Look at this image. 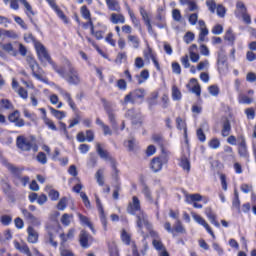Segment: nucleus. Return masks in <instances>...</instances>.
Masks as SVG:
<instances>
[{"label":"nucleus","mask_w":256,"mask_h":256,"mask_svg":"<svg viewBox=\"0 0 256 256\" xmlns=\"http://www.w3.org/2000/svg\"><path fill=\"white\" fill-rule=\"evenodd\" d=\"M126 211L129 215H135L136 225L141 235H147V233L156 235L155 231H153V225L149 222V216H147V213L141 209V200H139V197H132V200L128 203Z\"/></svg>","instance_id":"1"},{"label":"nucleus","mask_w":256,"mask_h":256,"mask_svg":"<svg viewBox=\"0 0 256 256\" xmlns=\"http://www.w3.org/2000/svg\"><path fill=\"white\" fill-rule=\"evenodd\" d=\"M54 71L59 77L65 79L69 85H79L81 83L79 70L75 68V65L69 59L64 60L63 66H58Z\"/></svg>","instance_id":"2"},{"label":"nucleus","mask_w":256,"mask_h":256,"mask_svg":"<svg viewBox=\"0 0 256 256\" xmlns=\"http://www.w3.org/2000/svg\"><path fill=\"white\" fill-rule=\"evenodd\" d=\"M34 47L36 49L38 59H39V61H41L43 67H47V63H49V65H51L52 69L55 71V69L58 66L51 59V56L49 55V52H47V48H45V46L42 45L41 42H35Z\"/></svg>","instance_id":"3"},{"label":"nucleus","mask_w":256,"mask_h":256,"mask_svg":"<svg viewBox=\"0 0 256 256\" xmlns=\"http://www.w3.org/2000/svg\"><path fill=\"white\" fill-rule=\"evenodd\" d=\"M16 145L21 151H33L34 153L39 151V146H37L35 140L25 136H18L16 139Z\"/></svg>","instance_id":"4"},{"label":"nucleus","mask_w":256,"mask_h":256,"mask_svg":"<svg viewBox=\"0 0 256 256\" xmlns=\"http://www.w3.org/2000/svg\"><path fill=\"white\" fill-rule=\"evenodd\" d=\"M7 168L14 175L15 179L22 183L23 187H27L29 181H31V178H29V176H21V173H23V168L16 167L13 164H8Z\"/></svg>","instance_id":"5"},{"label":"nucleus","mask_w":256,"mask_h":256,"mask_svg":"<svg viewBox=\"0 0 256 256\" xmlns=\"http://www.w3.org/2000/svg\"><path fill=\"white\" fill-rule=\"evenodd\" d=\"M145 97V89H137L130 92L128 95L125 96L124 102L125 103H137L139 99H143Z\"/></svg>","instance_id":"6"},{"label":"nucleus","mask_w":256,"mask_h":256,"mask_svg":"<svg viewBox=\"0 0 256 256\" xmlns=\"http://www.w3.org/2000/svg\"><path fill=\"white\" fill-rule=\"evenodd\" d=\"M19 2H21L22 5H24L26 9V15L28 17L35 15V13L33 12V8L31 7V4H29L27 0H10V8H12L14 11H17L19 9Z\"/></svg>","instance_id":"7"},{"label":"nucleus","mask_w":256,"mask_h":256,"mask_svg":"<svg viewBox=\"0 0 256 256\" xmlns=\"http://www.w3.org/2000/svg\"><path fill=\"white\" fill-rule=\"evenodd\" d=\"M8 121H10V123H14L15 127H25V120L21 118V112H19V110H15L10 113Z\"/></svg>","instance_id":"8"},{"label":"nucleus","mask_w":256,"mask_h":256,"mask_svg":"<svg viewBox=\"0 0 256 256\" xmlns=\"http://www.w3.org/2000/svg\"><path fill=\"white\" fill-rule=\"evenodd\" d=\"M191 215H192V218L194 219V221H196V223H198V225H202V227L206 229L207 233H209V235H211V237H213V239H215V233H213V230H211V227L209 226L207 221H205L203 219V217H201L200 215H198L195 212H192Z\"/></svg>","instance_id":"9"},{"label":"nucleus","mask_w":256,"mask_h":256,"mask_svg":"<svg viewBox=\"0 0 256 256\" xmlns=\"http://www.w3.org/2000/svg\"><path fill=\"white\" fill-rule=\"evenodd\" d=\"M95 199H96V207L100 215V221L104 227V230L107 231V216L105 215V210H103V204L101 203V199H99V196L95 195Z\"/></svg>","instance_id":"10"},{"label":"nucleus","mask_w":256,"mask_h":256,"mask_svg":"<svg viewBox=\"0 0 256 256\" xmlns=\"http://www.w3.org/2000/svg\"><path fill=\"white\" fill-rule=\"evenodd\" d=\"M126 117L131 119L133 125H141V123H143L141 112L135 111V109L128 110Z\"/></svg>","instance_id":"11"},{"label":"nucleus","mask_w":256,"mask_h":256,"mask_svg":"<svg viewBox=\"0 0 256 256\" xmlns=\"http://www.w3.org/2000/svg\"><path fill=\"white\" fill-rule=\"evenodd\" d=\"M96 151H97L99 157L101 159H104V161H109V163L111 165H113V163H115V159H113V157L111 156V154H109V152H107L106 150L101 148V144L100 143L96 144Z\"/></svg>","instance_id":"12"},{"label":"nucleus","mask_w":256,"mask_h":256,"mask_svg":"<svg viewBox=\"0 0 256 256\" xmlns=\"http://www.w3.org/2000/svg\"><path fill=\"white\" fill-rule=\"evenodd\" d=\"M180 5L186 7L185 12L199 11V6L195 0H179Z\"/></svg>","instance_id":"13"},{"label":"nucleus","mask_w":256,"mask_h":256,"mask_svg":"<svg viewBox=\"0 0 256 256\" xmlns=\"http://www.w3.org/2000/svg\"><path fill=\"white\" fill-rule=\"evenodd\" d=\"M58 92L63 97L64 101L68 103L69 107H71V109L75 111V109H77V106L75 105V102L71 97V93L67 92L66 90L60 87L58 88Z\"/></svg>","instance_id":"14"},{"label":"nucleus","mask_w":256,"mask_h":256,"mask_svg":"<svg viewBox=\"0 0 256 256\" xmlns=\"http://www.w3.org/2000/svg\"><path fill=\"white\" fill-rule=\"evenodd\" d=\"M126 10L128 11V15L130 17L131 23L133 27L136 29H141V20L135 16V12L131 10V6L129 4H125Z\"/></svg>","instance_id":"15"},{"label":"nucleus","mask_w":256,"mask_h":256,"mask_svg":"<svg viewBox=\"0 0 256 256\" xmlns=\"http://www.w3.org/2000/svg\"><path fill=\"white\" fill-rule=\"evenodd\" d=\"M163 161H164L163 157H156L152 159L150 163V168L154 173H159V171L163 169V163H164Z\"/></svg>","instance_id":"16"},{"label":"nucleus","mask_w":256,"mask_h":256,"mask_svg":"<svg viewBox=\"0 0 256 256\" xmlns=\"http://www.w3.org/2000/svg\"><path fill=\"white\" fill-rule=\"evenodd\" d=\"M27 234H28V237H27L28 243H32V244L38 243L39 233L37 232V230H35V228H33V226H28Z\"/></svg>","instance_id":"17"},{"label":"nucleus","mask_w":256,"mask_h":256,"mask_svg":"<svg viewBox=\"0 0 256 256\" xmlns=\"http://www.w3.org/2000/svg\"><path fill=\"white\" fill-rule=\"evenodd\" d=\"M110 23L113 25L125 24V15L122 13H111L109 17Z\"/></svg>","instance_id":"18"},{"label":"nucleus","mask_w":256,"mask_h":256,"mask_svg":"<svg viewBox=\"0 0 256 256\" xmlns=\"http://www.w3.org/2000/svg\"><path fill=\"white\" fill-rule=\"evenodd\" d=\"M238 153L240 157L249 159V151L247 150V143L245 142V138H242V141L239 144Z\"/></svg>","instance_id":"19"},{"label":"nucleus","mask_w":256,"mask_h":256,"mask_svg":"<svg viewBox=\"0 0 256 256\" xmlns=\"http://www.w3.org/2000/svg\"><path fill=\"white\" fill-rule=\"evenodd\" d=\"M90 25H91V34L94 35V37L98 39V41L103 39V35H105V31H107V26L103 25L102 30L95 31V27L93 26L92 21H90Z\"/></svg>","instance_id":"20"},{"label":"nucleus","mask_w":256,"mask_h":256,"mask_svg":"<svg viewBox=\"0 0 256 256\" xmlns=\"http://www.w3.org/2000/svg\"><path fill=\"white\" fill-rule=\"evenodd\" d=\"M109 11H115L116 13H121V5L117 0H105Z\"/></svg>","instance_id":"21"},{"label":"nucleus","mask_w":256,"mask_h":256,"mask_svg":"<svg viewBox=\"0 0 256 256\" xmlns=\"http://www.w3.org/2000/svg\"><path fill=\"white\" fill-rule=\"evenodd\" d=\"M89 239H91V236H89V234L85 230H82L80 232L81 247H83L84 249H87L89 247Z\"/></svg>","instance_id":"22"},{"label":"nucleus","mask_w":256,"mask_h":256,"mask_svg":"<svg viewBox=\"0 0 256 256\" xmlns=\"http://www.w3.org/2000/svg\"><path fill=\"white\" fill-rule=\"evenodd\" d=\"M205 215L208 217V219H209L210 223H212V225H214L215 227L220 226L219 222H217V215H215L213 213V210H211V208L205 209Z\"/></svg>","instance_id":"23"},{"label":"nucleus","mask_w":256,"mask_h":256,"mask_svg":"<svg viewBox=\"0 0 256 256\" xmlns=\"http://www.w3.org/2000/svg\"><path fill=\"white\" fill-rule=\"evenodd\" d=\"M45 191L48 193V197L51 199V201H57L59 199V191L53 189L52 186H46Z\"/></svg>","instance_id":"24"},{"label":"nucleus","mask_w":256,"mask_h":256,"mask_svg":"<svg viewBox=\"0 0 256 256\" xmlns=\"http://www.w3.org/2000/svg\"><path fill=\"white\" fill-rule=\"evenodd\" d=\"M221 135L222 137H229L231 135V122L228 119L222 124Z\"/></svg>","instance_id":"25"},{"label":"nucleus","mask_w":256,"mask_h":256,"mask_svg":"<svg viewBox=\"0 0 256 256\" xmlns=\"http://www.w3.org/2000/svg\"><path fill=\"white\" fill-rule=\"evenodd\" d=\"M78 217L81 225H86L87 227H89V229H91V231L95 232V229L93 228V224L91 223V220L87 216H84L83 214L78 213Z\"/></svg>","instance_id":"26"},{"label":"nucleus","mask_w":256,"mask_h":256,"mask_svg":"<svg viewBox=\"0 0 256 256\" xmlns=\"http://www.w3.org/2000/svg\"><path fill=\"white\" fill-rule=\"evenodd\" d=\"M203 199V196L200 194H186L185 195V201L191 205V203H195V201H201Z\"/></svg>","instance_id":"27"},{"label":"nucleus","mask_w":256,"mask_h":256,"mask_svg":"<svg viewBox=\"0 0 256 256\" xmlns=\"http://www.w3.org/2000/svg\"><path fill=\"white\" fill-rule=\"evenodd\" d=\"M191 85H193L191 91L197 95V97H201V85L197 82V79L192 78L190 80Z\"/></svg>","instance_id":"28"},{"label":"nucleus","mask_w":256,"mask_h":256,"mask_svg":"<svg viewBox=\"0 0 256 256\" xmlns=\"http://www.w3.org/2000/svg\"><path fill=\"white\" fill-rule=\"evenodd\" d=\"M127 40L128 43H131L134 49H139V46L141 45V40L139 39V37L135 35H128Z\"/></svg>","instance_id":"29"},{"label":"nucleus","mask_w":256,"mask_h":256,"mask_svg":"<svg viewBox=\"0 0 256 256\" xmlns=\"http://www.w3.org/2000/svg\"><path fill=\"white\" fill-rule=\"evenodd\" d=\"M243 13H247V8L245 7V4L241 1H238L236 3V11H235V16L236 17H241Z\"/></svg>","instance_id":"30"},{"label":"nucleus","mask_w":256,"mask_h":256,"mask_svg":"<svg viewBox=\"0 0 256 256\" xmlns=\"http://www.w3.org/2000/svg\"><path fill=\"white\" fill-rule=\"evenodd\" d=\"M75 237V229L71 228L67 235H65V233L60 234V239L62 241V243H67V241L73 239Z\"/></svg>","instance_id":"31"},{"label":"nucleus","mask_w":256,"mask_h":256,"mask_svg":"<svg viewBox=\"0 0 256 256\" xmlns=\"http://www.w3.org/2000/svg\"><path fill=\"white\" fill-rule=\"evenodd\" d=\"M142 194L144 195L146 201H149L150 203H154L153 194L151 193V189H149L147 185H143Z\"/></svg>","instance_id":"32"},{"label":"nucleus","mask_w":256,"mask_h":256,"mask_svg":"<svg viewBox=\"0 0 256 256\" xmlns=\"http://www.w3.org/2000/svg\"><path fill=\"white\" fill-rule=\"evenodd\" d=\"M44 125L50 129V131H57V126L55 125V122L51 120L49 117H42Z\"/></svg>","instance_id":"33"},{"label":"nucleus","mask_w":256,"mask_h":256,"mask_svg":"<svg viewBox=\"0 0 256 256\" xmlns=\"http://www.w3.org/2000/svg\"><path fill=\"white\" fill-rule=\"evenodd\" d=\"M49 109H50V113L53 115V117H55L56 119H59V120H61V119H65V117H66V114H65V112H63V111H60V110H57V109H55V108H53V107H49Z\"/></svg>","instance_id":"34"},{"label":"nucleus","mask_w":256,"mask_h":256,"mask_svg":"<svg viewBox=\"0 0 256 256\" xmlns=\"http://www.w3.org/2000/svg\"><path fill=\"white\" fill-rule=\"evenodd\" d=\"M71 221H73V214H63L61 217V223L64 227H69L71 225Z\"/></svg>","instance_id":"35"},{"label":"nucleus","mask_w":256,"mask_h":256,"mask_svg":"<svg viewBox=\"0 0 256 256\" xmlns=\"http://www.w3.org/2000/svg\"><path fill=\"white\" fill-rule=\"evenodd\" d=\"M103 173H105V171L103 169H99V170H97V172L95 174V179L100 187H103V185H105Z\"/></svg>","instance_id":"36"},{"label":"nucleus","mask_w":256,"mask_h":256,"mask_svg":"<svg viewBox=\"0 0 256 256\" xmlns=\"http://www.w3.org/2000/svg\"><path fill=\"white\" fill-rule=\"evenodd\" d=\"M180 167H182L184 171H187V173H189L191 171V162H189V159H187L186 157H183L180 161Z\"/></svg>","instance_id":"37"},{"label":"nucleus","mask_w":256,"mask_h":256,"mask_svg":"<svg viewBox=\"0 0 256 256\" xmlns=\"http://www.w3.org/2000/svg\"><path fill=\"white\" fill-rule=\"evenodd\" d=\"M137 78H138L139 85L145 83V81H147V79H149V70H142L140 75L137 76Z\"/></svg>","instance_id":"38"},{"label":"nucleus","mask_w":256,"mask_h":256,"mask_svg":"<svg viewBox=\"0 0 256 256\" xmlns=\"http://www.w3.org/2000/svg\"><path fill=\"white\" fill-rule=\"evenodd\" d=\"M238 101L243 105H251V103H253V98H250L243 94H239Z\"/></svg>","instance_id":"39"},{"label":"nucleus","mask_w":256,"mask_h":256,"mask_svg":"<svg viewBox=\"0 0 256 256\" xmlns=\"http://www.w3.org/2000/svg\"><path fill=\"white\" fill-rule=\"evenodd\" d=\"M26 61H27L28 65H29L31 71H35V69H41V67H39V64H37V61H35L33 59V57L28 56L26 58Z\"/></svg>","instance_id":"40"},{"label":"nucleus","mask_w":256,"mask_h":256,"mask_svg":"<svg viewBox=\"0 0 256 256\" xmlns=\"http://www.w3.org/2000/svg\"><path fill=\"white\" fill-rule=\"evenodd\" d=\"M181 91L179 90V88H177V86H173L172 87V99L173 101H181Z\"/></svg>","instance_id":"41"},{"label":"nucleus","mask_w":256,"mask_h":256,"mask_svg":"<svg viewBox=\"0 0 256 256\" xmlns=\"http://www.w3.org/2000/svg\"><path fill=\"white\" fill-rule=\"evenodd\" d=\"M1 48L7 53H10V55H17V51H15L11 43L2 44Z\"/></svg>","instance_id":"42"},{"label":"nucleus","mask_w":256,"mask_h":256,"mask_svg":"<svg viewBox=\"0 0 256 256\" xmlns=\"http://www.w3.org/2000/svg\"><path fill=\"white\" fill-rule=\"evenodd\" d=\"M176 125L177 129H179L180 131L183 130L185 135H187V124H185V121H183V119L178 117L176 119Z\"/></svg>","instance_id":"43"},{"label":"nucleus","mask_w":256,"mask_h":256,"mask_svg":"<svg viewBox=\"0 0 256 256\" xmlns=\"http://www.w3.org/2000/svg\"><path fill=\"white\" fill-rule=\"evenodd\" d=\"M173 231L175 233H185V228L183 227V224L181 223V220H176Z\"/></svg>","instance_id":"44"},{"label":"nucleus","mask_w":256,"mask_h":256,"mask_svg":"<svg viewBox=\"0 0 256 256\" xmlns=\"http://www.w3.org/2000/svg\"><path fill=\"white\" fill-rule=\"evenodd\" d=\"M108 119L113 129H117V118L113 111H108Z\"/></svg>","instance_id":"45"},{"label":"nucleus","mask_w":256,"mask_h":256,"mask_svg":"<svg viewBox=\"0 0 256 256\" xmlns=\"http://www.w3.org/2000/svg\"><path fill=\"white\" fill-rule=\"evenodd\" d=\"M216 13H217L218 17L223 19V17H225V15L227 13V9L222 4H218L216 6Z\"/></svg>","instance_id":"46"},{"label":"nucleus","mask_w":256,"mask_h":256,"mask_svg":"<svg viewBox=\"0 0 256 256\" xmlns=\"http://www.w3.org/2000/svg\"><path fill=\"white\" fill-rule=\"evenodd\" d=\"M81 15L84 19H87L89 23L91 24V12L87 8V6L81 7Z\"/></svg>","instance_id":"47"},{"label":"nucleus","mask_w":256,"mask_h":256,"mask_svg":"<svg viewBox=\"0 0 256 256\" xmlns=\"http://www.w3.org/2000/svg\"><path fill=\"white\" fill-rule=\"evenodd\" d=\"M209 35V29L207 28H200V33L198 37V43H203L205 41V37Z\"/></svg>","instance_id":"48"},{"label":"nucleus","mask_w":256,"mask_h":256,"mask_svg":"<svg viewBox=\"0 0 256 256\" xmlns=\"http://www.w3.org/2000/svg\"><path fill=\"white\" fill-rule=\"evenodd\" d=\"M210 149H219L221 147V141L217 138H213L208 142Z\"/></svg>","instance_id":"49"},{"label":"nucleus","mask_w":256,"mask_h":256,"mask_svg":"<svg viewBox=\"0 0 256 256\" xmlns=\"http://www.w3.org/2000/svg\"><path fill=\"white\" fill-rule=\"evenodd\" d=\"M111 167H112V179L114 181H119V170L117 169V163L114 162L111 164Z\"/></svg>","instance_id":"50"},{"label":"nucleus","mask_w":256,"mask_h":256,"mask_svg":"<svg viewBox=\"0 0 256 256\" xmlns=\"http://www.w3.org/2000/svg\"><path fill=\"white\" fill-rule=\"evenodd\" d=\"M43 69L38 68V71L34 70L32 71V75L33 77H35V79H38V81H43V83H45V79L43 77Z\"/></svg>","instance_id":"51"},{"label":"nucleus","mask_w":256,"mask_h":256,"mask_svg":"<svg viewBox=\"0 0 256 256\" xmlns=\"http://www.w3.org/2000/svg\"><path fill=\"white\" fill-rule=\"evenodd\" d=\"M125 145L129 149V151H135V149H137V140L131 138L125 143Z\"/></svg>","instance_id":"52"},{"label":"nucleus","mask_w":256,"mask_h":256,"mask_svg":"<svg viewBox=\"0 0 256 256\" xmlns=\"http://www.w3.org/2000/svg\"><path fill=\"white\" fill-rule=\"evenodd\" d=\"M36 161L41 165H47V155L44 152H39L36 156Z\"/></svg>","instance_id":"53"},{"label":"nucleus","mask_w":256,"mask_h":256,"mask_svg":"<svg viewBox=\"0 0 256 256\" xmlns=\"http://www.w3.org/2000/svg\"><path fill=\"white\" fill-rule=\"evenodd\" d=\"M121 240L125 245H130L131 244V235L127 233V231L123 230L121 233Z\"/></svg>","instance_id":"54"},{"label":"nucleus","mask_w":256,"mask_h":256,"mask_svg":"<svg viewBox=\"0 0 256 256\" xmlns=\"http://www.w3.org/2000/svg\"><path fill=\"white\" fill-rule=\"evenodd\" d=\"M23 115L24 117H26V119H29V121H32V122L37 121V115H35V113L29 112V110L27 109L23 110Z\"/></svg>","instance_id":"55"},{"label":"nucleus","mask_w":256,"mask_h":256,"mask_svg":"<svg viewBox=\"0 0 256 256\" xmlns=\"http://www.w3.org/2000/svg\"><path fill=\"white\" fill-rule=\"evenodd\" d=\"M139 11L144 23H148L149 21H151V19L149 18V14L147 13V10H145V7L141 6L139 8Z\"/></svg>","instance_id":"56"},{"label":"nucleus","mask_w":256,"mask_h":256,"mask_svg":"<svg viewBox=\"0 0 256 256\" xmlns=\"http://www.w3.org/2000/svg\"><path fill=\"white\" fill-rule=\"evenodd\" d=\"M80 197H81L85 207L87 209H91V201H89V197L87 196V194L85 192H81Z\"/></svg>","instance_id":"57"},{"label":"nucleus","mask_w":256,"mask_h":256,"mask_svg":"<svg viewBox=\"0 0 256 256\" xmlns=\"http://www.w3.org/2000/svg\"><path fill=\"white\" fill-rule=\"evenodd\" d=\"M188 21L190 25H197V21H199V14L197 12L190 14L188 16Z\"/></svg>","instance_id":"58"},{"label":"nucleus","mask_w":256,"mask_h":256,"mask_svg":"<svg viewBox=\"0 0 256 256\" xmlns=\"http://www.w3.org/2000/svg\"><path fill=\"white\" fill-rule=\"evenodd\" d=\"M13 107V104L11 103V101L7 100V99H2L0 101V109H11Z\"/></svg>","instance_id":"59"},{"label":"nucleus","mask_w":256,"mask_h":256,"mask_svg":"<svg viewBox=\"0 0 256 256\" xmlns=\"http://www.w3.org/2000/svg\"><path fill=\"white\" fill-rule=\"evenodd\" d=\"M192 41H195V34L193 32H187L184 35V43L189 45V43H192Z\"/></svg>","instance_id":"60"},{"label":"nucleus","mask_w":256,"mask_h":256,"mask_svg":"<svg viewBox=\"0 0 256 256\" xmlns=\"http://www.w3.org/2000/svg\"><path fill=\"white\" fill-rule=\"evenodd\" d=\"M67 208V198L63 197L60 199V201L57 204V209L59 211H65V209Z\"/></svg>","instance_id":"61"},{"label":"nucleus","mask_w":256,"mask_h":256,"mask_svg":"<svg viewBox=\"0 0 256 256\" xmlns=\"http://www.w3.org/2000/svg\"><path fill=\"white\" fill-rule=\"evenodd\" d=\"M172 19H174L178 23L181 22V19H183V16L181 15V11L179 9L172 10Z\"/></svg>","instance_id":"62"},{"label":"nucleus","mask_w":256,"mask_h":256,"mask_svg":"<svg viewBox=\"0 0 256 256\" xmlns=\"http://www.w3.org/2000/svg\"><path fill=\"white\" fill-rule=\"evenodd\" d=\"M208 91H209L210 95H212L213 97H217V95H219V93H220L219 86H217V85L209 86Z\"/></svg>","instance_id":"63"},{"label":"nucleus","mask_w":256,"mask_h":256,"mask_svg":"<svg viewBox=\"0 0 256 256\" xmlns=\"http://www.w3.org/2000/svg\"><path fill=\"white\" fill-rule=\"evenodd\" d=\"M206 6L211 13H215V10L217 9V4L215 3V0H206Z\"/></svg>","instance_id":"64"}]
</instances>
